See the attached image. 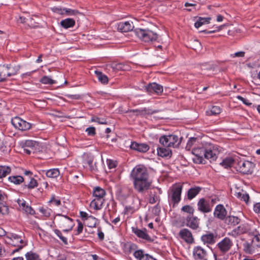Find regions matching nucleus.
<instances>
[{"label":"nucleus","instance_id":"nucleus-1","mask_svg":"<svg viewBox=\"0 0 260 260\" xmlns=\"http://www.w3.org/2000/svg\"><path fill=\"white\" fill-rule=\"evenodd\" d=\"M131 176L133 179L135 189L139 193H144L150 187L147 168L143 165H137L132 170Z\"/></svg>","mask_w":260,"mask_h":260},{"label":"nucleus","instance_id":"nucleus-2","mask_svg":"<svg viewBox=\"0 0 260 260\" xmlns=\"http://www.w3.org/2000/svg\"><path fill=\"white\" fill-rule=\"evenodd\" d=\"M106 195L105 190L100 187H95L93 190V196L94 199L91 202L90 206L95 210H100L105 202L104 198Z\"/></svg>","mask_w":260,"mask_h":260},{"label":"nucleus","instance_id":"nucleus-3","mask_svg":"<svg viewBox=\"0 0 260 260\" xmlns=\"http://www.w3.org/2000/svg\"><path fill=\"white\" fill-rule=\"evenodd\" d=\"M182 186L179 184H174L168 190V200L173 206L177 205L181 200Z\"/></svg>","mask_w":260,"mask_h":260},{"label":"nucleus","instance_id":"nucleus-4","mask_svg":"<svg viewBox=\"0 0 260 260\" xmlns=\"http://www.w3.org/2000/svg\"><path fill=\"white\" fill-rule=\"evenodd\" d=\"M134 33L141 41L145 42L155 41L158 38V35L148 29L137 28Z\"/></svg>","mask_w":260,"mask_h":260},{"label":"nucleus","instance_id":"nucleus-5","mask_svg":"<svg viewBox=\"0 0 260 260\" xmlns=\"http://www.w3.org/2000/svg\"><path fill=\"white\" fill-rule=\"evenodd\" d=\"M159 142L167 147H177L181 143V140L175 135H164L160 137Z\"/></svg>","mask_w":260,"mask_h":260},{"label":"nucleus","instance_id":"nucleus-6","mask_svg":"<svg viewBox=\"0 0 260 260\" xmlns=\"http://www.w3.org/2000/svg\"><path fill=\"white\" fill-rule=\"evenodd\" d=\"M254 167V164L251 161L241 160L236 165V169L243 174H249L252 173Z\"/></svg>","mask_w":260,"mask_h":260},{"label":"nucleus","instance_id":"nucleus-7","mask_svg":"<svg viewBox=\"0 0 260 260\" xmlns=\"http://www.w3.org/2000/svg\"><path fill=\"white\" fill-rule=\"evenodd\" d=\"M12 124L17 129L24 131L29 129L31 125L19 117H15L11 120Z\"/></svg>","mask_w":260,"mask_h":260},{"label":"nucleus","instance_id":"nucleus-8","mask_svg":"<svg viewBox=\"0 0 260 260\" xmlns=\"http://www.w3.org/2000/svg\"><path fill=\"white\" fill-rule=\"evenodd\" d=\"M206 148L204 147L194 148L192 150V154L195 156L193 161L198 164H205V156Z\"/></svg>","mask_w":260,"mask_h":260},{"label":"nucleus","instance_id":"nucleus-9","mask_svg":"<svg viewBox=\"0 0 260 260\" xmlns=\"http://www.w3.org/2000/svg\"><path fill=\"white\" fill-rule=\"evenodd\" d=\"M233 245V241L229 238L225 237L217 244V248L222 254H224L231 249Z\"/></svg>","mask_w":260,"mask_h":260},{"label":"nucleus","instance_id":"nucleus-10","mask_svg":"<svg viewBox=\"0 0 260 260\" xmlns=\"http://www.w3.org/2000/svg\"><path fill=\"white\" fill-rule=\"evenodd\" d=\"M11 239L12 240L11 243L12 246L17 247L15 249L13 250V253L18 252L26 245L21 237L16 234H12Z\"/></svg>","mask_w":260,"mask_h":260},{"label":"nucleus","instance_id":"nucleus-11","mask_svg":"<svg viewBox=\"0 0 260 260\" xmlns=\"http://www.w3.org/2000/svg\"><path fill=\"white\" fill-rule=\"evenodd\" d=\"M197 206L198 210L204 213H209L212 210L210 201L204 198H201L199 200Z\"/></svg>","mask_w":260,"mask_h":260},{"label":"nucleus","instance_id":"nucleus-12","mask_svg":"<svg viewBox=\"0 0 260 260\" xmlns=\"http://www.w3.org/2000/svg\"><path fill=\"white\" fill-rule=\"evenodd\" d=\"M200 219L193 215H188L185 219V224L192 230H197L199 228Z\"/></svg>","mask_w":260,"mask_h":260},{"label":"nucleus","instance_id":"nucleus-13","mask_svg":"<svg viewBox=\"0 0 260 260\" xmlns=\"http://www.w3.org/2000/svg\"><path fill=\"white\" fill-rule=\"evenodd\" d=\"M132 232L139 238L145 240L148 242H152L153 239L147 234L146 229L142 230L138 229L137 227H132Z\"/></svg>","mask_w":260,"mask_h":260},{"label":"nucleus","instance_id":"nucleus-14","mask_svg":"<svg viewBox=\"0 0 260 260\" xmlns=\"http://www.w3.org/2000/svg\"><path fill=\"white\" fill-rule=\"evenodd\" d=\"M207 255L206 251L201 246H198L194 247L193 256L195 259L207 260Z\"/></svg>","mask_w":260,"mask_h":260},{"label":"nucleus","instance_id":"nucleus-15","mask_svg":"<svg viewBox=\"0 0 260 260\" xmlns=\"http://www.w3.org/2000/svg\"><path fill=\"white\" fill-rule=\"evenodd\" d=\"M179 237L188 244L194 242V239L191 232L187 229L181 230L178 234Z\"/></svg>","mask_w":260,"mask_h":260},{"label":"nucleus","instance_id":"nucleus-16","mask_svg":"<svg viewBox=\"0 0 260 260\" xmlns=\"http://www.w3.org/2000/svg\"><path fill=\"white\" fill-rule=\"evenodd\" d=\"M227 215V211L221 204L216 206L214 211V215L215 217L220 220H224Z\"/></svg>","mask_w":260,"mask_h":260},{"label":"nucleus","instance_id":"nucleus-17","mask_svg":"<svg viewBox=\"0 0 260 260\" xmlns=\"http://www.w3.org/2000/svg\"><path fill=\"white\" fill-rule=\"evenodd\" d=\"M146 89L148 92H155L157 94H161L163 92V87L155 82L149 83Z\"/></svg>","mask_w":260,"mask_h":260},{"label":"nucleus","instance_id":"nucleus-18","mask_svg":"<svg viewBox=\"0 0 260 260\" xmlns=\"http://www.w3.org/2000/svg\"><path fill=\"white\" fill-rule=\"evenodd\" d=\"M134 28L132 22H120L117 24V29L121 32H128L132 30Z\"/></svg>","mask_w":260,"mask_h":260},{"label":"nucleus","instance_id":"nucleus-19","mask_svg":"<svg viewBox=\"0 0 260 260\" xmlns=\"http://www.w3.org/2000/svg\"><path fill=\"white\" fill-rule=\"evenodd\" d=\"M130 148L132 149L144 153L149 150V146L145 143H138L136 142H132Z\"/></svg>","mask_w":260,"mask_h":260},{"label":"nucleus","instance_id":"nucleus-20","mask_svg":"<svg viewBox=\"0 0 260 260\" xmlns=\"http://www.w3.org/2000/svg\"><path fill=\"white\" fill-rule=\"evenodd\" d=\"M110 67L115 72L119 71H129L131 69V67L126 63L114 62L110 64Z\"/></svg>","mask_w":260,"mask_h":260},{"label":"nucleus","instance_id":"nucleus-21","mask_svg":"<svg viewBox=\"0 0 260 260\" xmlns=\"http://www.w3.org/2000/svg\"><path fill=\"white\" fill-rule=\"evenodd\" d=\"M216 237L211 233L203 235L201 237V240L204 244H213L215 243Z\"/></svg>","mask_w":260,"mask_h":260},{"label":"nucleus","instance_id":"nucleus-22","mask_svg":"<svg viewBox=\"0 0 260 260\" xmlns=\"http://www.w3.org/2000/svg\"><path fill=\"white\" fill-rule=\"evenodd\" d=\"M59 224L60 228H61L73 227V220L67 216H61V218L59 221Z\"/></svg>","mask_w":260,"mask_h":260},{"label":"nucleus","instance_id":"nucleus-23","mask_svg":"<svg viewBox=\"0 0 260 260\" xmlns=\"http://www.w3.org/2000/svg\"><path fill=\"white\" fill-rule=\"evenodd\" d=\"M244 252L248 254L254 253L255 247L251 241H246L243 244Z\"/></svg>","mask_w":260,"mask_h":260},{"label":"nucleus","instance_id":"nucleus-24","mask_svg":"<svg viewBox=\"0 0 260 260\" xmlns=\"http://www.w3.org/2000/svg\"><path fill=\"white\" fill-rule=\"evenodd\" d=\"M202 188L199 186L191 187L188 189L187 197L189 200H191L197 196L201 191Z\"/></svg>","mask_w":260,"mask_h":260},{"label":"nucleus","instance_id":"nucleus-25","mask_svg":"<svg viewBox=\"0 0 260 260\" xmlns=\"http://www.w3.org/2000/svg\"><path fill=\"white\" fill-rule=\"evenodd\" d=\"M218 154L217 150L210 149H206L205 158L209 159L210 162L215 160L217 158Z\"/></svg>","mask_w":260,"mask_h":260},{"label":"nucleus","instance_id":"nucleus-26","mask_svg":"<svg viewBox=\"0 0 260 260\" xmlns=\"http://www.w3.org/2000/svg\"><path fill=\"white\" fill-rule=\"evenodd\" d=\"M6 64L0 65V82L6 80L9 76V70Z\"/></svg>","mask_w":260,"mask_h":260},{"label":"nucleus","instance_id":"nucleus-27","mask_svg":"<svg viewBox=\"0 0 260 260\" xmlns=\"http://www.w3.org/2000/svg\"><path fill=\"white\" fill-rule=\"evenodd\" d=\"M60 23L62 27L67 29L75 25V20L73 18H66L61 20Z\"/></svg>","mask_w":260,"mask_h":260},{"label":"nucleus","instance_id":"nucleus-28","mask_svg":"<svg viewBox=\"0 0 260 260\" xmlns=\"http://www.w3.org/2000/svg\"><path fill=\"white\" fill-rule=\"evenodd\" d=\"M157 154L162 157H171L172 156V151L169 148L158 147Z\"/></svg>","mask_w":260,"mask_h":260},{"label":"nucleus","instance_id":"nucleus-29","mask_svg":"<svg viewBox=\"0 0 260 260\" xmlns=\"http://www.w3.org/2000/svg\"><path fill=\"white\" fill-rule=\"evenodd\" d=\"M225 222L231 226H235L240 222V219L237 216H229L225 219Z\"/></svg>","mask_w":260,"mask_h":260},{"label":"nucleus","instance_id":"nucleus-30","mask_svg":"<svg viewBox=\"0 0 260 260\" xmlns=\"http://www.w3.org/2000/svg\"><path fill=\"white\" fill-rule=\"evenodd\" d=\"M9 70V76L16 75L20 69V66L19 64L12 65L11 64H6Z\"/></svg>","mask_w":260,"mask_h":260},{"label":"nucleus","instance_id":"nucleus-31","mask_svg":"<svg viewBox=\"0 0 260 260\" xmlns=\"http://www.w3.org/2000/svg\"><path fill=\"white\" fill-rule=\"evenodd\" d=\"M245 232L246 229L244 226H239L236 229L233 230L231 233H228V235L236 238L238 236V235L244 233Z\"/></svg>","mask_w":260,"mask_h":260},{"label":"nucleus","instance_id":"nucleus-32","mask_svg":"<svg viewBox=\"0 0 260 260\" xmlns=\"http://www.w3.org/2000/svg\"><path fill=\"white\" fill-rule=\"evenodd\" d=\"M211 18L210 17L203 18L200 17L198 20L194 23V26L198 28L202 25L205 24H208L210 22Z\"/></svg>","mask_w":260,"mask_h":260},{"label":"nucleus","instance_id":"nucleus-33","mask_svg":"<svg viewBox=\"0 0 260 260\" xmlns=\"http://www.w3.org/2000/svg\"><path fill=\"white\" fill-rule=\"evenodd\" d=\"M82 13L77 10L71 9L69 8H64L63 16H78L82 15Z\"/></svg>","mask_w":260,"mask_h":260},{"label":"nucleus","instance_id":"nucleus-34","mask_svg":"<svg viewBox=\"0 0 260 260\" xmlns=\"http://www.w3.org/2000/svg\"><path fill=\"white\" fill-rule=\"evenodd\" d=\"M11 169L6 166H0V178L5 177L11 173Z\"/></svg>","mask_w":260,"mask_h":260},{"label":"nucleus","instance_id":"nucleus-35","mask_svg":"<svg viewBox=\"0 0 260 260\" xmlns=\"http://www.w3.org/2000/svg\"><path fill=\"white\" fill-rule=\"evenodd\" d=\"M234 162V159L232 157H229L223 159V160L220 163V165L224 168H228L231 167Z\"/></svg>","mask_w":260,"mask_h":260},{"label":"nucleus","instance_id":"nucleus-36","mask_svg":"<svg viewBox=\"0 0 260 260\" xmlns=\"http://www.w3.org/2000/svg\"><path fill=\"white\" fill-rule=\"evenodd\" d=\"M221 109L219 106H214L212 107L210 110L206 111V114L208 116L217 115L221 113Z\"/></svg>","mask_w":260,"mask_h":260},{"label":"nucleus","instance_id":"nucleus-37","mask_svg":"<svg viewBox=\"0 0 260 260\" xmlns=\"http://www.w3.org/2000/svg\"><path fill=\"white\" fill-rule=\"evenodd\" d=\"M95 74H96L98 80L102 83V84H107L108 82V78L107 76L104 74H103L101 72L95 71Z\"/></svg>","mask_w":260,"mask_h":260},{"label":"nucleus","instance_id":"nucleus-38","mask_svg":"<svg viewBox=\"0 0 260 260\" xmlns=\"http://www.w3.org/2000/svg\"><path fill=\"white\" fill-rule=\"evenodd\" d=\"M9 180L15 184H20L24 181V178L21 176H11L9 177Z\"/></svg>","mask_w":260,"mask_h":260},{"label":"nucleus","instance_id":"nucleus-39","mask_svg":"<svg viewBox=\"0 0 260 260\" xmlns=\"http://www.w3.org/2000/svg\"><path fill=\"white\" fill-rule=\"evenodd\" d=\"M38 146V143L37 142L32 140H26L23 146L34 151Z\"/></svg>","mask_w":260,"mask_h":260},{"label":"nucleus","instance_id":"nucleus-40","mask_svg":"<svg viewBox=\"0 0 260 260\" xmlns=\"http://www.w3.org/2000/svg\"><path fill=\"white\" fill-rule=\"evenodd\" d=\"M46 175L49 178H56L59 175V171L57 169H52L46 172Z\"/></svg>","mask_w":260,"mask_h":260},{"label":"nucleus","instance_id":"nucleus-41","mask_svg":"<svg viewBox=\"0 0 260 260\" xmlns=\"http://www.w3.org/2000/svg\"><path fill=\"white\" fill-rule=\"evenodd\" d=\"M25 257L26 260H41L38 254L31 251L26 253Z\"/></svg>","mask_w":260,"mask_h":260},{"label":"nucleus","instance_id":"nucleus-42","mask_svg":"<svg viewBox=\"0 0 260 260\" xmlns=\"http://www.w3.org/2000/svg\"><path fill=\"white\" fill-rule=\"evenodd\" d=\"M142 115H152L159 112L158 110H152L149 108H144L142 109Z\"/></svg>","mask_w":260,"mask_h":260},{"label":"nucleus","instance_id":"nucleus-43","mask_svg":"<svg viewBox=\"0 0 260 260\" xmlns=\"http://www.w3.org/2000/svg\"><path fill=\"white\" fill-rule=\"evenodd\" d=\"M40 82L43 84L50 85H52L56 83L55 81L46 76H43L40 80Z\"/></svg>","mask_w":260,"mask_h":260},{"label":"nucleus","instance_id":"nucleus-44","mask_svg":"<svg viewBox=\"0 0 260 260\" xmlns=\"http://www.w3.org/2000/svg\"><path fill=\"white\" fill-rule=\"evenodd\" d=\"M148 254H144V251L142 250H136L134 253V256L139 260H142L143 257L147 256Z\"/></svg>","mask_w":260,"mask_h":260},{"label":"nucleus","instance_id":"nucleus-45","mask_svg":"<svg viewBox=\"0 0 260 260\" xmlns=\"http://www.w3.org/2000/svg\"><path fill=\"white\" fill-rule=\"evenodd\" d=\"M181 210L184 212L188 213L189 215H193L194 211L193 208L190 205H185L182 207Z\"/></svg>","mask_w":260,"mask_h":260},{"label":"nucleus","instance_id":"nucleus-46","mask_svg":"<svg viewBox=\"0 0 260 260\" xmlns=\"http://www.w3.org/2000/svg\"><path fill=\"white\" fill-rule=\"evenodd\" d=\"M38 185V183L37 181L35 179L32 178L30 179L29 183L27 185H25V186L27 187L28 189H32L37 187Z\"/></svg>","mask_w":260,"mask_h":260},{"label":"nucleus","instance_id":"nucleus-47","mask_svg":"<svg viewBox=\"0 0 260 260\" xmlns=\"http://www.w3.org/2000/svg\"><path fill=\"white\" fill-rule=\"evenodd\" d=\"M54 232L55 234L59 238V239L62 241V242L64 244H68L67 238L62 236L61 232L59 230L54 229Z\"/></svg>","mask_w":260,"mask_h":260},{"label":"nucleus","instance_id":"nucleus-48","mask_svg":"<svg viewBox=\"0 0 260 260\" xmlns=\"http://www.w3.org/2000/svg\"><path fill=\"white\" fill-rule=\"evenodd\" d=\"M251 241L255 248L260 247V235H255Z\"/></svg>","mask_w":260,"mask_h":260},{"label":"nucleus","instance_id":"nucleus-49","mask_svg":"<svg viewBox=\"0 0 260 260\" xmlns=\"http://www.w3.org/2000/svg\"><path fill=\"white\" fill-rule=\"evenodd\" d=\"M237 198H240L241 200H243V201L245 202L246 203L248 202V200L249 199V196L246 193H242L241 192H238L237 193Z\"/></svg>","mask_w":260,"mask_h":260},{"label":"nucleus","instance_id":"nucleus-50","mask_svg":"<svg viewBox=\"0 0 260 260\" xmlns=\"http://www.w3.org/2000/svg\"><path fill=\"white\" fill-rule=\"evenodd\" d=\"M91 121L92 122H95L99 124H107V122L106 120L104 118H101L98 117H93L91 118Z\"/></svg>","mask_w":260,"mask_h":260},{"label":"nucleus","instance_id":"nucleus-51","mask_svg":"<svg viewBox=\"0 0 260 260\" xmlns=\"http://www.w3.org/2000/svg\"><path fill=\"white\" fill-rule=\"evenodd\" d=\"M49 203L55 206H59L61 205V201L59 199L55 198L54 195H52Z\"/></svg>","mask_w":260,"mask_h":260},{"label":"nucleus","instance_id":"nucleus-52","mask_svg":"<svg viewBox=\"0 0 260 260\" xmlns=\"http://www.w3.org/2000/svg\"><path fill=\"white\" fill-rule=\"evenodd\" d=\"M196 141H197L196 138H194V137L190 138L188 140V141L187 143L186 149H187L188 150H190V149L191 148V147L193 146V145L196 143Z\"/></svg>","mask_w":260,"mask_h":260},{"label":"nucleus","instance_id":"nucleus-53","mask_svg":"<svg viewBox=\"0 0 260 260\" xmlns=\"http://www.w3.org/2000/svg\"><path fill=\"white\" fill-rule=\"evenodd\" d=\"M23 210L28 214H29L30 215H34L35 214V211L32 208L31 206H28L27 205L23 209Z\"/></svg>","mask_w":260,"mask_h":260},{"label":"nucleus","instance_id":"nucleus-54","mask_svg":"<svg viewBox=\"0 0 260 260\" xmlns=\"http://www.w3.org/2000/svg\"><path fill=\"white\" fill-rule=\"evenodd\" d=\"M85 131L87 132L88 136H93L95 134V128L93 126L87 128Z\"/></svg>","mask_w":260,"mask_h":260},{"label":"nucleus","instance_id":"nucleus-55","mask_svg":"<svg viewBox=\"0 0 260 260\" xmlns=\"http://www.w3.org/2000/svg\"><path fill=\"white\" fill-rule=\"evenodd\" d=\"M52 10L54 13L57 14L63 15L64 13V8H61L58 7H53L52 8Z\"/></svg>","mask_w":260,"mask_h":260},{"label":"nucleus","instance_id":"nucleus-56","mask_svg":"<svg viewBox=\"0 0 260 260\" xmlns=\"http://www.w3.org/2000/svg\"><path fill=\"white\" fill-rule=\"evenodd\" d=\"M83 230V225L80 221H78V227L76 230V235H78L82 233Z\"/></svg>","mask_w":260,"mask_h":260},{"label":"nucleus","instance_id":"nucleus-57","mask_svg":"<svg viewBox=\"0 0 260 260\" xmlns=\"http://www.w3.org/2000/svg\"><path fill=\"white\" fill-rule=\"evenodd\" d=\"M107 164L110 169H114L117 166L116 162L111 159L107 160Z\"/></svg>","mask_w":260,"mask_h":260},{"label":"nucleus","instance_id":"nucleus-58","mask_svg":"<svg viewBox=\"0 0 260 260\" xmlns=\"http://www.w3.org/2000/svg\"><path fill=\"white\" fill-rule=\"evenodd\" d=\"M224 25H221L220 26H217L216 27V29H214V30H203L202 31L203 32H204L205 33H206V34H212V33H214V32H215L216 31H219L220 30H221L223 27L224 26Z\"/></svg>","mask_w":260,"mask_h":260},{"label":"nucleus","instance_id":"nucleus-59","mask_svg":"<svg viewBox=\"0 0 260 260\" xmlns=\"http://www.w3.org/2000/svg\"><path fill=\"white\" fill-rule=\"evenodd\" d=\"M67 97L71 100H80L82 99V96L80 94H68Z\"/></svg>","mask_w":260,"mask_h":260},{"label":"nucleus","instance_id":"nucleus-60","mask_svg":"<svg viewBox=\"0 0 260 260\" xmlns=\"http://www.w3.org/2000/svg\"><path fill=\"white\" fill-rule=\"evenodd\" d=\"M124 210L126 214L132 213L135 211V209L130 206H126Z\"/></svg>","mask_w":260,"mask_h":260},{"label":"nucleus","instance_id":"nucleus-61","mask_svg":"<svg viewBox=\"0 0 260 260\" xmlns=\"http://www.w3.org/2000/svg\"><path fill=\"white\" fill-rule=\"evenodd\" d=\"M39 211L41 213L43 214L46 216H49L50 215V210L45 209L43 207L40 208Z\"/></svg>","mask_w":260,"mask_h":260},{"label":"nucleus","instance_id":"nucleus-62","mask_svg":"<svg viewBox=\"0 0 260 260\" xmlns=\"http://www.w3.org/2000/svg\"><path fill=\"white\" fill-rule=\"evenodd\" d=\"M237 99L241 101L246 105H250L251 104L248 100L246 99L240 95L237 96Z\"/></svg>","mask_w":260,"mask_h":260},{"label":"nucleus","instance_id":"nucleus-63","mask_svg":"<svg viewBox=\"0 0 260 260\" xmlns=\"http://www.w3.org/2000/svg\"><path fill=\"white\" fill-rule=\"evenodd\" d=\"M245 52L244 51H239L236 52L234 54H232L231 56L233 57H242L245 55Z\"/></svg>","mask_w":260,"mask_h":260},{"label":"nucleus","instance_id":"nucleus-64","mask_svg":"<svg viewBox=\"0 0 260 260\" xmlns=\"http://www.w3.org/2000/svg\"><path fill=\"white\" fill-rule=\"evenodd\" d=\"M253 211L256 213L260 214V203H257L254 205Z\"/></svg>","mask_w":260,"mask_h":260}]
</instances>
